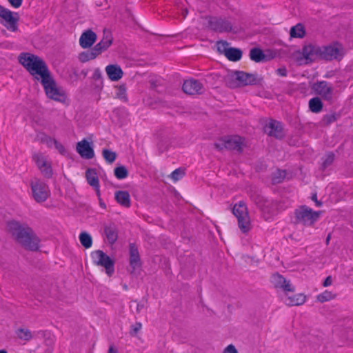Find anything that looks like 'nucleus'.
I'll return each instance as SVG.
<instances>
[{
	"instance_id": "f257e3e1",
	"label": "nucleus",
	"mask_w": 353,
	"mask_h": 353,
	"mask_svg": "<svg viewBox=\"0 0 353 353\" xmlns=\"http://www.w3.org/2000/svg\"><path fill=\"white\" fill-rule=\"evenodd\" d=\"M7 226L16 242L25 250L32 252L39 250L41 240L28 225L21 224L17 221H10Z\"/></svg>"
},
{
	"instance_id": "f03ea898",
	"label": "nucleus",
	"mask_w": 353,
	"mask_h": 353,
	"mask_svg": "<svg viewBox=\"0 0 353 353\" xmlns=\"http://www.w3.org/2000/svg\"><path fill=\"white\" fill-rule=\"evenodd\" d=\"M19 61L32 75H39L41 79L50 72L46 63L34 54L21 53Z\"/></svg>"
},
{
	"instance_id": "7ed1b4c3",
	"label": "nucleus",
	"mask_w": 353,
	"mask_h": 353,
	"mask_svg": "<svg viewBox=\"0 0 353 353\" xmlns=\"http://www.w3.org/2000/svg\"><path fill=\"white\" fill-rule=\"evenodd\" d=\"M260 81L261 79L256 74H250L243 71L232 72L225 77V84L231 88L242 85H256Z\"/></svg>"
},
{
	"instance_id": "20e7f679",
	"label": "nucleus",
	"mask_w": 353,
	"mask_h": 353,
	"mask_svg": "<svg viewBox=\"0 0 353 353\" xmlns=\"http://www.w3.org/2000/svg\"><path fill=\"white\" fill-rule=\"evenodd\" d=\"M320 213V212L314 211L306 205H301L294 212V223L304 226H312L319 219Z\"/></svg>"
},
{
	"instance_id": "39448f33",
	"label": "nucleus",
	"mask_w": 353,
	"mask_h": 353,
	"mask_svg": "<svg viewBox=\"0 0 353 353\" xmlns=\"http://www.w3.org/2000/svg\"><path fill=\"white\" fill-rule=\"evenodd\" d=\"M320 52V46L309 44L303 48L302 52H295L293 54V57L298 64H307L315 61L316 59H321Z\"/></svg>"
},
{
	"instance_id": "423d86ee",
	"label": "nucleus",
	"mask_w": 353,
	"mask_h": 353,
	"mask_svg": "<svg viewBox=\"0 0 353 353\" xmlns=\"http://www.w3.org/2000/svg\"><path fill=\"white\" fill-rule=\"evenodd\" d=\"M41 83L48 98L57 101H63L65 99L64 92L57 85L50 72L41 79Z\"/></svg>"
},
{
	"instance_id": "0eeeda50",
	"label": "nucleus",
	"mask_w": 353,
	"mask_h": 353,
	"mask_svg": "<svg viewBox=\"0 0 353 353\" xmlns=\"http://www.w3.org/2000/svg\"><path fill=\"white\" fill-rule=\"evenodd\" d=\"M32 196L37 203L45 202L50 196L48 185L41 179L34 178L30 182Z\"/></svg>"
},
{
	"instance_id": "6e6552de",
	"label": "nucleus",
	"mask_w": 353,
	"mask_h": 353,
	"mask_svg": "<svg viewBox=\"0 0 353 353\" xmlns=\"http://www.w3.org/2000/svg\"><path fill=\"white\" fill-rule=\"evenodd\" d=\"M232 212L238 220V225L241 231L243 233L250 231L251 223L245 203L243 201L236 203L233 207Z\"/></svg>"
},
{
	"instance_id": "1a4fd4ad",
	"label": "nucleus",
	"mask_w": 353,
	"mask_h": 353,
	"mask_svg": "<svg viewBox=\"0 0 353 353\" xmlns=\"http://www.w3.org/2000/svg\"><path fill=\"white\" fill-rule=\"evenodd\" d=\"M91 258L95 265L103 267L106 274L109 276H112L114 271V262L110 256L98 250L91 253Z\"/></svg>"
},
{
	"instance_id": "9d476101",
	"label": "nucleus",
	"mask_w": 353,
	"mask_h": 353,
	"mask_svg": "<svg viewBox=\"0 0 353 353\" xmlns=\"http://www.w3.org/2000/svg\"><path fill=\"white\" fill-rule=\"evenodd\" d=\"M19 19V17L17 12H12L0 5V23L8 30L12 32L17 31Z\"/></svg>"
},
{
	"instance_id": "9b49d317",
	"label": "nucleus",
	"mask_w": 353,
	"mask_h": 353,
	"mask_svg": "<svg viewBox=\"0 0 353 353\" xmlns=\"http://www.w3.org/2000/svg\"><path fill=\"white\" fill-rule=\"evenodd\" d=\"M32 159L41 174L46 179H50L53 175L52 162L48 156L41 152L33 154Z\"/></svg>"
},
{
	"instance_id": "f8f14e48",
	"label": "nucleus",
	"mask_w": 353,
	"mask_h": 353,
	"mask_svg": "<svg viewBox=\"0 0 353 353\" xmlns=\"http://www.w3.org/2000/svg\"><path fill=\"white\" fill-rule=\"evenodd\" d=\"M243 139L239 136H234L224 139L221 143H215V147L219 150L226 148L231 150L241 152Z\"/></svg>"
},
{
	"instance_id": "ddd939ff",
	"label": "nucleus",
	"mask_w": 353,
	"mask_h": 353,
	"mask_svg": "<svg viewBox=\"0 0 353 353\" xmlns=\"http://www.w3.org/2000/svg\"><path fill=\"white\" fill-rule=\"evenodd\" d=\"M321 59L332 60L343 56L342 48L339 44L320 46Z\"/></svg>"
},
{
	"instance_id": "4468645a",
	"label": "nucleus",
	"mask_w": 353,
	"mask_h": 353,
	"mask_svg": "<svg viewBox=\"0 0 353 353\" xmlns=\"http://www.w3.org/2000/svg\"><path fill=\"white\" fill-rule=\"evenodd\" d=\"M271 282L274 288L281 289L287 294L289 292H294V287L290 283V281L286 280L282 275L276 273L271 277Z\"/></svg>"
},
{
	"instance_id": "2eb2a0df",
	"label": "nucleus",
	"mask_w": 353,
	"mask_h": 353,
	"mask_svg": "<svg viewBox=\"0 0 353 353\" xmlns=\"http://www.w3.org/2000/svg\"><path fill=\"white\" fill-rule=\"evenodd\" d=\"M312 90L325 100L330 101L332 98L333 88L325 81L315 83L312 86Z\"/></svg>"
},
{
	"instance_id": "dca6fc26",
	"label": "nucleus",
	"mask_w": 353,
	"mask_h": 353,
	"mask_svg": "<svg viewBox=\"0 0 353 353\" xmlns=\"http://www.w3.org/2000/svg\"><path fill=\"white\" fill-rule=\"evenodd\" d=\"M182 88L185 93L190 95L201 94L204 91L203 83L193 79L185 81Z\"/></svg>"
},
{
	"instance_id": "f3484780",
	"label": "nucleus",
	"mask_w": 353,
	"mask_h": 353,
	"mask_svg": "<svg viewBox=\"0 0 353 353\" xmlns=\"http://www.w3.org/2000/svg\"><path fill=\"white\" fill-rule=\"evenodd\" d=\"M264 131L269 136L276 139H281L283 137L282 124L275 120H270L264 126Z\"/></svg>"
},
{
	"instance_id": "a211bd4d",
	"label": "nucleus",
	"mask_w": 353,
	"mask_h": 353,
	"mask_svg": "<svg viewBox=\"0 0 353 353\" xmlns=\"http://www.w3.org/2000/svg\"><path fill=\"white\" fill-rule=\"evenodd\" d=\"M210 28L216 32H230L232 30L231 23L221 18L212 17L208 21Z\"/></svg>"
},
{
	"instance_id": "6ab92c4d",
	"label": "nucleus",
	"mask_w": 353,
	"mask_h": 353,
	"mask_svg": "<svg viewBox=\"0 0 353 353\" xmlns=\"http://www.w3.org/2000/svg\"><path fill=\"white\" fill-rule=\"evenodd\" d=\"M97 34L90 29L83 32L79 38V45L83 49L90 48L96 42Z\"/></svg>"
},
{
	"instance_id": "aec40b11",
	"label": "nucleus",
	"mask_w": 353,
	"mask_h": 353,
	"mask_svg": "<svg viewBox=\"0 0 353 353\" xmlns=\"http://www.w3.org/2000/svg\"><path fill=\"white\" fill-rule=\"evenodd\" d=\"M76 150L79 155L85 159H91L94 157L93 148L85 139L77 143Z\"/></svg>"
},
{
	"instance_id": "412c9836",
	"label": "nucleus",
	"mask_w": 353,
	"mask_h": 353,
	"mask_svg": "<svg viewBox=\"0 0 353 353\" xmlns=\"http://www.w3.org/2000/svg\"><path fill=\"white\" fill-rule=\"evenodd\" d=\"M113 38L112 34L109 31H103V36L102 39L96 44L94 48L97 50L99 55L104 51L107 50L112 45Z\"/></svg>"
},
{
	"instance_id": "4be33fe9",
	"label": "nucleus",
	"mask_w": 353,
	"mask_h": 353,
	"mask_svg": "<svg viewBox=\"0 0 353 353\" xmlns=\"http://www.w3.org/2000/svg\"><path fill=\"white\" fill-rule=\"evenodd\" d=\"M105 237L110 244H114L118 239V228L114 223L103 226Z\"/></svg>"
},
{
	"instance_id": "5701e85b",
	"label": "nucleus",
	"mask_w": 353,
	"mask_h": 353,
	"mask_svg": "<svg viewBox=\"0 0 353 353\" xmlns=\"http://www.w3.org/2000/svg\"><path fill=\"white\" fill-rule=\"evenodd\" d=\"M85 178L88 183L99 193V181L95 169L88 168L85 172Z\"/></svg>"
},
{
	"instance_id": "b1692460",
	"label": "nucleus",
	"mask_w": 353,
	"mask_h": 353,
	"mask_svg": "<svg viewBox=\"0 0 353 353\" xmlns=\"http://www.w3.org/2000/svg\"><path fill=\"white\" fill-rule=\"evenodd\" d=\"M130 264L133 270L141 266L138 248L133 243L130 245Z\"/></svg>"
},
{
	"instance_id": "393cba45",
	"label": "nucleus",
	"mask_w": 353,
	"mask_h": 353,
	"mask_svg": "<svg viewBox=\"0 0 353 353\" xmlns=\"http://www.w3.org/2000/svg\"><path fill=\"white\" fill-rule=\"evenodd\" d=\"M105 72L112 81H118L123 76V71L117 65H109L105 68Z\"/></svg>"
},
{
	"instance_id": "a878e982",
	"label": "nucleus",
	"mask_w": 353,
	"mask_h": 353,
	"mask_svg": "<svg viewBox=\"0 0 353 353\" xmlns=\"http://www.w3.org/2000/svg\"><path fill=\"white\" fill-rule=\"evenodd\" d=\"M114 198L121 205L125 208L130 206V197L127 191H117L114 194Z\"/></svg>"
},
{
	"instance_id": "bb28decb",
	"label": "nucleus",
	"mask_w": 353,
	"mask_h": 353,
	"mask_svg": "<svg viewBox=\"0 0 353 353\" xmlns=\"http://www.w3.org/2000/svg\"><path fill=\"white\" fill-rule=\"evenodd\" d=\"M286 296L285 303L288 305H301L305 302V296L301 294L289 296L288 293Z\"/></svg>"
},
{
	"instance_id": "cd10ccee",
	"label": "nucleus",
	"mask_w": 353,
	"mask_h": 353,
	"mask_svg": "<svg viewBox=\"0 0 353 353\" xmlns=\"http://www.w3.org/2000/svg\"><path fill=\"white\" fill-rule=\"evenodd\" d=\"M99 55V54L97 52V50L93 47L89 50L81 52L79 54V60L82 63H85L96 59Z\"/></svg>"
},
{
	"instance_id": "c85d7f7f",
	"label": "nucleus",
	"mask_w": 353,
	"mask_h": 353,
	"mask_svg": "<svg viewBox=\"0 0 353 353\" xmlns=\"http://www.w3.org/2000/svg\"><path fill=\"white\" fill-rule=\"evenodd\" d=\"M250 59L255 62H261L265 60V55L259 48H252L250 51Z\"/></svg>"
},
{
	"instance_id": "c756f323",
	"label": "nucleus",
	"mask_w": 353,
	"mask_h": 353,
	"mask_svg": "<svg viewBox=\"0 0 353 353\" xmlns=\"http://www.w3.org/2000/svg\"><path fill=\"white\" fill-rule=\"evenodd\" d=\"M225 57L230 61H237L241 59L242 57V52L241 50L237 48H229V50L226 51Z\"/></svg>"
},
{
	"instance_id": "7c9ffc66",
	"label": "nucleus",
	"mask_w": 353,
	"mask_h": 353,
	"mask_svg": "<svg viewBox=\"0 0 353 353\" xmlns=\"http://www.w3.org/2000/svg\"><path fill=\"white\" fill-rule=\"evenodd\" d=\"M309 108L312 112H319L323 108V103L319 97H314L309 101Z\"/></svg>"
},
{
	"instance_id": "2f4dec72",
	"label": "nucleus",
	"mask_w": 353,
	"mask_h": 353,
	"mask_svg": "<svg viewBox=\"0 0 353 353\" xmlns=\"http://www.w3.org/2000/svg\"><path fill=\"white\" fill-rule=\"evenodd\" d=\"M305 35V30L301 23L293 26L290 30V36L294 38H303Z\"/></svg>"
},
{
	"instance_id": "473e14b6",
	"label": "nucleus",
	"mask_w": 353,
	"mask_h": 353,
	"mask_svg": "<svg viewBox=\"0 0 353 353\" xmlns=\"http://www.w3.org/2000/svg\"><path fill=\"white\" fill-rule=\"evenodd\" d=\"M17 337L23 341H30L32 339V334L30 330L26 328H19L16 331Z\"/></svg>"
},
{
	"instance_id": "72a5a7b5",
	"label": "nucleus",
	"mask_w": 353,
	"mask_h": 353,
	"mask_svg": "<svg viewBox=\"0 0 353 353\" xmlns=\"http://www.w3.org/2000/svg\"><path fill=\"white\" fill-rule=\"evenodd\" d=\"M79 241L81 245L85 248H89L92 246V239L91 236L85 232H83L79 235Z\"/></svg>"
},
{
	"instance_id": "f704fd0d",
	"label": "nucleus",
	"mask_w": 353,
	"mask_h": 353,
	"mask_svg": "<svg viewBox=\"0 0 353 353\" xmlns=\"http://www.w3.org/2000/svg\"><path fill=\"white\" fill-rule=\"evenodd\" d=\"M102 155L105 161L109 163H112L117 158V154L108 149H103L102 150Z\"/></svg>"
},
{
	"instance_id": "c9c22d12",
	"label": "nucleus",
	"mask_w": 353,
	"mask_h": 353,
	"mask_svg": "<svg viewBox=\"0 0 353 353\" xmlns=\"http://www.w3.org/2000/svg\"><path fill=\"white\" fill-rule=\"evenodd\" d=\"M114 173L118 179H123L128 176V171L123 165H121L114 168Z\"/></svg>"
},
{
	"instance_id": "e433bc0d",
	"label": "nucleus",
	"mask_w": 353,
	"mask_h": 353,
	"mask_svg": "<svg viewBox=\"0 0 353 353\" xmlns=\"http://www.w3.org/2000/svg\"><path fill=\"white\" fill-rule=\"evenodd\" d=\"M251 200L257 205L259 208L262 206L263 203L266 199L262 195L257 192H253L250 194Z\"/></svg>"
},
{
	"instance_id": "4c0bfd02",
	"label": "nucleus",
	"mask_w": 353,
	"mask_h": 353,
	"mask_svg": "<svg viewBox=\"0 0 353 353\" xmlns=\"http://www.w3.org/2000/svg\"><path fill=\"white\" fill-rule=\"evenodd\" d=\"M335 295L334 294H332L331 292L325 290L323 293L319 294L316 299L319 302L323 303L331 299H333Z\"/></svg>"
},
{
	"instance_id": "58836bf2",
	"label": "nucleus",
	"mask_w": 353,
	"mask_h": 353,
	"mask_svg": "<svg viewBox=\"0 0 353 353\" xmlns=\"http://www.w3.org/2000/svg\"><path fill=\"white\" fill-rule=\"evenodd\" d=\"M285 176V171L279 170L273 174V176L272 177V183L274 184L279 183L283 181Z\"/></svg>"
},
{
	"instance_id": "ea45409f",
	"label": "nucleus",
	"mask_w": 353,
	"mask_h": 353,
	"mask_svg": "<svg viewBox=\"0 0 353 353\" xmlns=\"http://www.w3.org/2000/svg\"><path fill=\"white\" fill-rule=\"evenodd\" d=\"M116 96L118 99H121V101L126 102L128 100L127 95H126V89L124 85H120L116 92Z\"/></svg>"
},
{
	"instance_id": "a19ab883",
	"label": "nucleus",
	"mask_w": 353,
	"mask_h": 353,
	"mask_svg": "<svg viewBox=\"0 0 353 353\" xmlns=\"http://www.w3.org/2000/svg\"><path fill=\"white\" fill-rule=\"evenodd\" d=\"M273 206L274 203L272 201L265 199L259 209L263 212L270 213L272 210Z\"/></svg>"
},
{
	"instance_id": "79ce46f5",
	"label": "nucleus",
	"mask_w": 353,
	"mask_h": 353,
	"mask_svg": "<svg viewBox=\"0 0 353 353\" xmlns=\"http://www.w3.org/2000/svg\"><path fill=\"white\" fill-rule=\"evenodd\" d=\"M228 43L226 41H220L216 43V48L217 50L223 53L225 56L226 55V51L229 50V48H228Z\"/></svg>"
},
{
	"instance_id": "37998d69",
	"label": "nucleus",
	"mask_w": 353,
	"mask_h": 353,
	"mask_svg": "<svg viewBox=\"0 0 353 353\" xmlns=\"http://www.w3.org/2000/svg\"><path fill=\"white\" fill-rule=\"evenodd\" d=\"M334 159V154L332 152H330L326 154L325 159L323 162L322 166L323 169L327 168V166L330 165Z\"/></svg>"
},
{
	"instance_id": "c03bdc74",
	"label": "nucleus",
	"mask_w": 353,
	"mask_h": 353,
	"mask_svg": "<svg viewBox=\"0 0 353 353\" xmlns=\"http://www.w3.org/2000/svg\"><path fill=\"white\" fill-rule=\"evenodd\" d=\"M185 174V172L183 170L179 168L174 170L171 174V178L174 181H178L181 179Z\"/></svg>"
},
{
	"instance_id": "a18cd8bd",
	"label": "nucleus",
	"mask_w": 353,
	"mask_h": 353,
	"mask_svg": "<svg viewBox=\"0 0 353 353\" xmlns=\"http://www.w3.org/2000/svg\"><path fill=\"white\" fill-rule=\"evenodd\" d=\"M336 120V117L334 114H326L323 118V122L326 124H330L331 123Z\"/></svg>"
},
{
	"instance_id": "49530a36",
	"label": "nucleus",
	"mask_w": 353,
	"mask_h": 353,
	"mask_svg": "<svg viewBox=\"0 0 353 353\" xmlns=\"http://www.w3.org/2000/svg\"><path fill=\"white\" fill-rule=\"evenodd\" d=\"M131 327L132 330L130 331V334L134 336L141 329L142 325L141 323L137 322L135 324L132 325Z\"/></svg>"
},
{
	"instance_id": "de8ad7c7",
	"label": "nucleus",
	"mask_w": 353,
	"mask_h": 353,
	"mask_svg": "<svg viewBox=\"0 0 353 353\" xmlns=\"http://www.w3.org/2000/svg\"><path fill=\"white\" fill-rule=\"evenodd\" d=\"M223 353H238V352L234 345L230 344L224 349Z\"/></svg>"
},
{
	"instance_id": "09e8293b",
	"label": "nucleus",
	"mask_w": 353,
	"mask_h": 353,
	"mask_svg": "<svg viewBox=\"0 0 353 353\" xmlns=\"http://www.w3.org/2000/svg\"><path fill=\"white\" fill-rule=\"evenodd\" d=\"M8 1L12 7L17 8L21 6L23 0H8Z\"/></svg>"
},
{
	"instance_id": "8fccbe9b",
	"label": "nucleus",
	"mask_w": 353,
	"mask_h": 353,
	"mask_svg": "<svg viewBox=\"0 0 353 353\" xmlns=\"http://www.w3.org/2000/svg\"><path fill=\"white\" fill-rule=\"evenodd\" d=\"M276 73L278 75L281 77H286L287 75V70L285 68H280L276 70Z\"/></svg>"
},
{
	"instance_id": "3c124183",
	"label": "nucleus",
	"mask_w": 353,
	"mask_h": 353,
	"mask_svg": "<svg viewBox=\"0 0 353 353\" xmlns=\"http://www.w3.org/2000/svg\"><path fill=\"white\" fill-rule=\"evenodd\" d=\"M332 277L331 276H328L324 281L323 282V286L324 287H327V286H329L332 284Z\"/></svg>"
},
{
	"instance_id": "603ef678",
	"label": "nucleus",
	"mask_w": 353,
	"mask_h": 353,
	"mask_svg": "<svg viewBox=\"0 0 353 353\" xmlns=\"http://www.w3.org/2000/svg\"><path fill=\"white\" fill-rule=\"evenodd\" d=\"M312 200L314 201L315 203H316V205L317 206H321L322 205V203L319 201L317 200V196H316V194H314L312 196Z\"/></svg>"
},
{
	"instance_id": "864d4df0",
	"label": "nucleus",
	"mask_w": 353,
	"mask_h": 353,
	"mask_svg": "<svg viewBox=\"0 0 353 353\" xmlns=\"http://www.w3.org/2000/svg\"><path fill=\"white\" fill-rule=\"evenodd\" d=\"M53 141H54V144L56 145V148L61 152L62 150H64L63 149V146L61 144L57 143V141L56 140H54V139L53 140Z\"/></svg>"
},
{
	"instance_id": "5fc2aeb1",
	"label": "nucleus",
	"mask_w": 353,
	"mask_h": 353,
	"mask_svg": "<svg viewBox=\"0 0 353 353\" xmlns=\"http://www.w3.org/2000/svg\"><path fill=\"white\" fill-rule=\"evenodd\" d=\"M143 308V304L137 303V312L139 313Z\"/></svg>"
},
{
	"instance_id": "6e6d98bb",
	"label": "nucleus",
	"mask_w": 353,
	"mask_h": 353,
	"mask_svg": "<svg viewBox=\"0 0 353 353\" xmlns=\"http://www.w3.org/2000/svg\"><path fill=\"white\" fill-rule=\"evenodd\" d=\"M108 353H118L117 349H114L113 346H110L108 350Z\"/></svg>"
},
{
	"instance_id": "4d7b16f0",
	"label": "nucleus",
	"mask_w": 353,
	"mask_h": 353,
	"mask_svg": "<svg viewBox=\"0 0 353 353\" xmlns=\"http://www.w3.org/2000/svg\"><path fill=\"white\" fill-rule=\"evenodd\" d=\"M330 238H331V235L328 234V236H327L326 240H325V243H326L327 245H328V243L330 242Z\"/></svg>"
},
{
	"instance_id": "13d9d810",
	"label": "nucleus",
	"mask_w": 353,
	"mask_h": 353,
	"mask_svg": "<svg viewBox=\"0 0 353 353\" xmlns=\"http://www.w3.org/2000/svg\"><path fill=\"white\" fill-rule=\"evenodd\" d=\"M0 353H8L6 350H0Z\"/></svg>"
},
{
	"instance_id": "bf43d9fd",
	"label": "nucleus",
	"mask_w": 353,
	"mask_h": 353,
	"mask_svg": "<svg viewBox=\"0 0 353 353\" xmlns=\"http://www.w3.org/2000/svg\"><path fill=\"white\" fill-rule=\"evenodd\" d=\"M81 73L83 74L84 77L87 74V72L84 71H82Z\"/></svg>"
}]
</instances>
